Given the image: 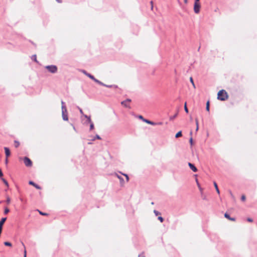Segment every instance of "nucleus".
I'll return each mask as SVG.
<instances>
[{
	"label": "nucleus",
	"mask_w": 257,
	"mask_h": 257,
	"mask_svg": "<svg viewBox=\"0 0 257 257\" xmlns=\"http://www.w3.org/2000/svg\"><path fill=\"white\" fill-rule=\"evenodd\" d=\"M22 244H23V245L24 246V248H25L24 244L23 243H22ZM26 253H27L26 249V248H25V249H24V257H26Z\"/></svg>",
	"instance_id": "nucleus-29"
},
{
	"label": "nucleus",
	"mask_w": 257,
	"mask_h": 257,
	"mask_svg": "<svg viewBox=\"0 0 257 257\" xmlns=\"http://www.w3.org/2000/svg\"><path fill=\"white\" fill-rule=\"evenodd\" d=\"M4 244L6 245V246H12V244L11 242H7V241H6L4 242Z\"/></svg>",
	"instance_id": "nucleus-20"
},
{
	"label": "nucleus",
	"mask_w": 257,
	"mask_h": 257,
	"mask_svg": "<svg viewBox=\"0 0 257 257\" xmlns=\"http://www.w3.org/2000/svg\"><path fill=\"white\" fill-rule=\"evenodd\" d=\"M83 72L86 75V74H88L85 71H83Z\"/></svg>",
	"instance_id": "nucleus-45"
},
{
	"label": "nucleus",
	"mask_w": 257,
	"mask_h": 257,
	"mask_svg": "<svg viewBox=\"0 0 257 257\" xmlns=\"http://www.w3.org/2000/svg\"><path fill=\"white\" fill-rule=\"evenodd\" d=\"M14 146L17 148H18L20 146V143L17 141H14Z\"/></svg>",
	"instance_id": "nucleus-16"
},
{
	"label": "nucleus",
	"mask_w": 257,
	"mask_h": 257,
	"mask_svg": "<svg viewBox=\"0 0 257 257\" xmlns=\"http://www.w3.org/2000/svg\"><path fill=\"white\" fill-rule=\"evenodd\" d=\"M6 220V217L2 218V219L0 221V226H3Z\"/></svg>",
	"instance_id": "nucleus-14"
},
{
	"label": "nucleus",
	"mask_w": 257,
	"mask_h": 257,
	"mask_svg": "<svg viewBox=\"0 0 257 257\" xmlns=\"http://www.w3.org/2000/svg\"><path fill=\"white\" fill-rule=\"evenodd\" d=\"M29 184L30 185H33V186H34L36 188L38 189H41V187L38 186V185L36 184L34 182H33V181H30L29 182Z\"/></svg>",
	"instance_id": "nucleus-10"
},
{
	"label": "nucleus",
	"mask_w": 257,
	"mask_h": 257,
	"mask_svg": "<svg viewBox=\"0 0 257 257\" xmlns=\"http://www.w3.org/2000/svg\"><path fill=\"white\" fill-rule=\"evenodd\" d=\"M158 124H162V122H159Z\"/></svg>",
	"instance_id": "nucleus-50"
},
{
	"label": "nucleus",
	"mask_w": 257,
	"mask_h": 257,
	"mask_svg": "<svg viewBox=\"0 0 257 257\" xmlns=\"http://www.w3.org/2000/svg\"><path fill=\"white\" fill-rule=\"evenodd\" d=\"M184 109H185V111L188 113V109L187 107V105H186V102L185 103V104H184Z\"/></svg>",
	"instance_id": "nucleus-24"
},
{
	"label": "nucleus",
	"mask_w": 257,
	"mask_h": 257,
	"mask_svg": "<svg viewBox=\"0 0 257 257\" xmlns=\"http://www.w3.org/2000/svg\"><path fill=\"white\" fill-rule=\"evenodd\" d=\"M158 219H159V220L161 222H162L163 221V220H164L163 218L162 217H161V216H159V217H158Z\"/></svg>",
	"instance_id": "nucleus-33"
},
{
	"label": "nucleus",
	"mask_w": 257,
	"mask_h": 257,
	"mask_svg": "<svg viewBox=\"0 0 257 257\" xmlns=\"http://www.w3.org/2000/svg\"><path fill=\"white\" fill-rule=\"evenodd\" d=\"M93 81H94L95 82H96L97 83L100 84V85H103V86H106L107 87H111V85H105L104 84V83H103L102 82L100 81L99 80L96 79V78H94V79H93Z\"/></svg>",
	"instance_id": "nucleus-7"
},
{
	"label": "nucleus",
	"mask_w": 257,
	"mask_h": 257,
	"mask_svg": "<svg viewBox=\"0 0 257 257\" xmlns=\"http://www.w3.org/2000/svg\"><path fill=\"white\" fill-rule=\"evenodd\" d=\"M95 139L101 140V138L98 135H96L95 137L93 139V140H95Z\"/></svg>",
	"instance_id": "nucleus-31"
},
{
	"label": "nucleus",
	"mask_w": 257,
	"mask_h": 257,
	"mask_svg": "<svg viewBox=\"0 0 257 257\" xmlns=\"http://www.w3.org/2000/svg\"><path fill=\"white\" fill-rule=\"evenodd\" d=\"M9 211H10V210L9 209V208H6L4 210V213L5 214H7L9 212Z\"/></svg>",
	"instance_id": "nucleus-23"
},
{
	"label": "nucleus",
	"mask_w": 257,
	"mask_h": 257,
	"mask_svg": "<svg viewBox=\"0 0 257 257\" xmlns=\"http://www.w3.org/2000/svg\"><path fill=\"white\" fill-rule=\"evenodd\" d=\"M39 213L40 214L42 215H47L48 214L46 213H43L40 211H39Z\"/></svg>",
	"instance_id": "nucleus-34"
},
{
	"label": "nucleus",
	"mask_w": 257,
	"mask_h": 257,
	"mask_svg": "<svg viewBox=\"0 0 257 257\" xmlns=\"http://www.w3.org/2000/svg\"><path fill=\"white\" fill-rule=\"evenodd\" d=\"M32 59L34 60L35 61L37 62V56L36 55H34L32 56Z\"/></svg>",
	"instance_id": "nucleus-26"
},
{
	"label": "nucleus",
	"mask_w": 257,
	"mask_h": 257,
	"mask_svg": "<svg viewBox=\"0 0 257 257\" xmlns=\"http://www.w3.org/2000/svg\"><path fill=\"white\" fill-rule=\"evenodd\" d=\"M195 1H196V2H200V0H195Z\"/></svg>",
	"instance_id": "nucleus-49"
},
{
	"label": "nucleus",
	"mask_w": 257,
	"mask_h": 257,
	"mask_svg": "<svg viewBox=\"0 0 257 257\" xmlns=\"http://www.w3.org/2000/svg\"><path fill=\"white\" fill-rule=\"evenodd\" d=\"M195 122H196V126H197L196 127V131H197L198 129V119L197 118L195 119Z\"/></svg>",
	"instance_id": "nucleus-27"
},
{
	"label": "nucleus",
	"mask_w": 257,
	"mask_h": 257,
	"mask_svg": "<svg viewBox=\"0 0 257 257\" xmlns=\"http://www.w3.org/2000/svg\"><path fill=\"white\" fill-rule=\"evenodd\" d=\"M209 105H210V102H209V101L208 100V101H207V102L206 103V109L207 111H209Z\"/></svg>",
	"instance_id": "nucleus-18"
},
{
	"label": "nucleus",
	"mask_w": 257,
	"mask_h": 257,
	"mask_svg": "<svg viewBox=\"0 0 257 257\" xmlns=\"http://www.w3.org/2000/svg\"><path fill=\"white\" fill-rule=\"evenodd\" d=\"M189 142H190V143L191 145H192V143H193V139H192V138H191L190 139Z\"/></svg>",
	"instance_id": "nucleus-39"
},
{
	"label": "nucleus",
	"mask_w": 257,
	"mask_h": 257,
	"mask_svg": "<svg viewBox=\"0 0 257 257\" xmlns=\"http://www.w3.org/2000/svg\"><path fill=\"white\" fill-rule=\"evenodd\" d=\"M80 113H81L82 114L84 115V114H83V111H82V110L81 109H80Z\"/></svg>",
	"instance_id": "nucleus-43"
},
{
	"label": "nucleus",
	"mask_w": 257,
	"mask_h": 257,
	"mask_svg": "<svg viewBox=\"0 0 257 257\" xmlns=\"http://www.w3.org/2000/svg\"><path fill=\"white\" fill-rule=\"evenodd\" d=\"M45 68L50 72L55 73L57 71V67L55 65H48L45 66Z\"/></svg>",
	"instance_id": "nucleus-2"
},
{
	"label": "nucleus",
	"mask_w": 257,
	"mask_h": 257,
	"mask_svg": "<svg viewBox=\"0 0 257 257\" xmlns=\"http://www.w3.org/2000/svg\"><path fill=\"white\" fill-rule=\"evenodd\" d=\"M200 2H196L195 1L194 5V11L195 13L198 14L200 12Z\"/></svg>",
	"instance_id": "nucleus-3"
},
{
	"label": "nucleus",
	"mask_w": 257,
	"mask_h": 257,
	"mask_svg": "<svg viewBox=\"0 0 257 257\" xmlns=\"http://www.w3.org/2000/svg\"><path fill=\"white\" fill-rule=\"evenodd\" d=\"M86 76H87L88 77H89L90 79H91L92 80L93 79H94V77L91 75L90 74H86Z\"/></svg>",
	"instance_id": "nucleus-21"
},
{
	"label": "nucleus",
	"mask_w": 257,
	"mask_h": 257,
	"mask_svg": "<svg viewBox=\"0 0 257 257\" xmlns=\"http://www.w3.org/2000/svg\"><path fill=\"white\" fill-rule=\"evenodd\" d=\"M154 212L156 214V215H158L160 214V213L159 212H158V211L155 210L154 211Z\"/></svg>",
	"instance_id": "nucleus-32"
},
{
	"label": "nucleus",
	"mask_w": 257,
	"mask_h": 257,
	"mask_svg": "<svg viewBox=\"0 0 257 257\" xmlns=\"http://www.w3.org/2000/svg\"><path fill=\"white\" fill-rule=\"evenodd\" d=\"M131 102V100L130 99H127L124 101H123L121 102V104L124 106L125 107L130 108V103Z\"/></svg>",
	"instance_id": "nucleus-5"
},
{
	"label": "nucleus",
	"mask_w": 257,
	"mask_h": 257,
	"mask_svg": "<svg viewBox=\"0 0 257 257\" xmlns=\"http://www.w3.org/2000/svg\"><path fill=\"white\" fill-rule=\"evenodd\" d=\"M184 3H185V4H187V2H188V1H187V0H184Z\"/></svg>",
	"instance_id": "nucleus-47"
},
{
	"label": "nucleus",
	"mask_w": 257,
	"mask_h": 257,
	"mask_svg": "<svg viewBox=\"0 0 257 257\" xmlns=\"http://www.w3.org/2000/svg\"><path fill=\"white\" fill-rule=\"evenodd\" d=\"M247 220L249 222H252V220L251 218H247Z\"/></svg>",
	"instance_id": "nucleus-41"
},
{
	"label": "nucleus",
	"mask_w": 257,
	"mask_h": 257,
	"mask_svg": "<svg viewBox=\"0 0 257 257\" xmlns=\"http://www.w3.org/2000/svg\"><path fill=\"white\" fill-rule=\"evenodd\" d=\"M4 150H5L6 157L8 158L11 155L10 151L9 149L7 147H5Z\"/></svg>",
	"instance_id": "nucleus-9"
},
{
	"label": "nucleus",
	"mask_w": 257,
	"mask_h": 257,
	"mask_svg": "<svg viewBox=\"0 0 257 257\" xmlns=\"http://www.w3.org/2000/svg\"><path fill=\"white\" fill-rule=\"evenodd\" d=\"M228 95L226 91L223 89L221 90L218 91L217 93V99L221 100L224 101L228 99Z\"/></svg>",
	"instance_id": "nucleus-1"
},
{
	"label": "nucleus",
	"mask_w": 257,
	"mask_h": 257,
	"mask_svg": "<svg viewBox=\"0 0 257 257\" xmlns=\"http://www.w3.org/2000/svg\"><path fill=\"white\" fill-rule=\"evenodd\" d=\"M229 220H231V221H235V219L234 218H232V217H230L229 219Z\"/></svg>",
	"instance_id": "nucleus-40"
},
{
	"label": "nucleus",
	"mask_w": 257,
	"mask_h": 257,
	"mask_svg": "<svg viewBox=\"0 0 257 257\" xmlns=\"http://www.w3.org/2000/svg\"><path fill=\"white\" fill-rule=\"evenodd\" d=\"M190 82H191V83H192V85H193V87H194V88H196V87H195V84H194V81H193V78H192V77H191L190 78Z\"/></svg>",
	"instance_id": "nucleus-19"
},
{
	"label": "nucleus",
	"mask_w": 257,
	"mask_h": 257,
	"mask_svg": "<svg viewBox=\"0 0 257 257\" xmlns=\"http://www.w3.org/2000/svg\"><path fill=\"white\" fill-rule=\"evenodd\" d=\"M182 136V132L181 131H179V132H178L176 134V136H175V137L176 138H178L179 137H180Z\"/></svg>",
	"instance_id": "nucleus-17"
},
{
	"label": "nucleus",
	"mask_w": 257,
	"mask_h": 257,
	"mask_svg": "<svg viewBox=\"0 0 257 257\" xmlns=\"http://www.w3.org/2000/svg\"><path fill=\"white\" fill-rule=\"evenodd\" d=\"M140 118H141V119H142L143 120L144 119L143 117L142 116H140Z\"/></svg>",
	"instance_id": "nucleus-48"
},
{
	"label": "nucleus",
	"mask_w": 257,
	"mask_h": 257,
	"mask_svg": "<svg viewBox=\"0 0 257 257\" xmlns=\"http://www.w3.org/2000/svg\"><path fill=\"white\" fill-rule=\"evenodd\" d=\"M84 116L87 118V122L90 123H91L92 122V120H91V117L90 116H87L86 115H84Z\"/></svg>",
	"instance_id": "nucleus-13"
},
{
	"label": "nucleus",
	"mask_w": 257,
	"mask_h": 257,
	"mask_svg": "<svg viewBox=\"0 0 257 257\" xmlns=\"http://www.w3.org/2000/svg\"><path fill=\"white\" fill-rule=\"evenodd\" d=\"M138 257H145V254L144 253H142L139 255Z\"/></svg>",
	"instance_id": "nucleus-35"
},
{
	"label": "nucleus",
	"mask_w": 257,
	"mask_h": 257,
	"mask_svg": "<svg viewBox=\"0 0 257 257\" xmlns=\"http://www.w3.org/2000/svg\"><path fill=\"white\" fill-rule=\"evenodd\" d=\"M62 117H63V119L64 120H68V116H67V114L65 113V112H66V108H65V106H62Z\"/></svg>",
	"instance_id": "nucleus-6"
},
{
	"label": "nucleus",
	"mask_w": 257,
	"mask_h": 257,
	"mask_svg": "<svg viewBox=\"0 0 257 257\" xmlns=\"http://www.w3.org/2000/svg\"><path fill=\"white\" fill-rule=\"evenodd\" d=\"M8 162V158H7L6 159V163L7 164Z\"/></svg>",
	"instance_id": "nucleus-46"
},
{
	"label": "nucleus",
	"mask_w": 257,
	"mask_h": 257,
	"mask_svg": "<svg viewBox=\"0 0 257 257\" xmlns=\"http://www.w3.org/2000/svg\"><path fill=\"white\" fill-rule=\"evenodd\" d=\"M3 226H0V234H1L2 231Z\"/></svg>",
	"instance_id": "nucleus-42"
},
{
	"label": "nucleus",
	"mask_w": 257,
	"mask_h": 257,
	"mask_svg": "<svg viewBox=\"0 0 257 257\" xmlns=\"http://www.w3.org/2000/svg\"><path fill=\"white\" fill-rule=\"evenodd\" d=\"M3 176V173L2 170L0 169V177L2 178Z\"/></svg>",
	"instance_id": "nucleus-38"
},
{
	"label": "nucleus",
	"mask_w": 257,
	"mask_h": 257,
	"mask_svg": "<svg viewBox=\"0 0 257 257\" xmlns=\"http://www.w3.org/2000/svg\"><path fill=\"white\" fill-rule=\"evenodd\" d=\"M94 124L93 122L90 123V130H92L94 129Z\"/></svg>",
	"instance_id": "nucleus-22"
},
{
	"label": "nucleus",
	"mask_w": 257,
	"mask_h": 257,
	"mask_svg": "<svg viewBox=\"0 0 257 257\" xmlns=\"http://www.w3.org/2000/svg\"><path fill=\"white\" fill-rule=\"evenodd\" d=\"M143 121H145V122H146L148 124H151V125H155L157 124L153 121H151L150 120H149L146 119H144Z\"/></svg>",
	"instance_id": "nucleus-11"
},
{
	"label": "nucleus",
	"mask_w": 257,
	"mask_h": 257,
	"mask_svg": "<svg viewBox=\"0 0 257 257\" xmlns=\"http://www.w3.org/2000/svg\"><path fill=\"white\" fill-rule=\"evenodd\" d=\"M188 165L190 167V168L194 172H196L197 171V168L193 165L192 164V163H188Z\"/></svg>",
	"instance_id": "nucleus-8"
},
{
	"label": "nucleus",
	"mask_w": 257,
	"mask_h": 257,
	"mask_svg": "<svg viewBox=\"0 0 257 257\" xmlns=\"http://www.w3.org/2000/svg\"><path fill=\"white\" fill-rule=\"evenodd\" d=\"M125 177H126V181L128 182L129 180V177L126 174H124Z\"/></svg>",
	"instance_id": "nucleus-36"
},
{
	"label": "nucleus",
	"mask_w": 257,
	"mask_h": 257,
	"mask_svg": "<svg viewBox=\"0 0 257 257\" xmlns=\"http://www.w3.org/2000/svg\"><path fill=\"white\" fill-rule=\"evenodd\" d=\"M241 199L242 201H244L246 199L245 196L244 195H242L241 196Z\"/></svg>",
	"instance_id": "nucleus-28"
},
{
	"label": "nucleus",
	"mask_w": 257,
	"mask_h": 257,
	"mask_svg": "<svg viewBox=\"0 0 257 257\" xmlns=\"http://www.w3.org/2000/svg\"><path fill=\"white\" fill-rule=\"evenodd\" d=\"M213 184H214V186L215 187V190H216L217 194H220V191H219V190L218 189V187L217 183L215 182H214Z\"/></svg>",
	"instance_id": "nucleus-12"
},
{
	"label": "nucleus",
	"mask_w": 257,
	"mask_h": 257,
	"mask_svg": "<svg viewBox=\"0 0 257 257\" xmlns=\"http://www.w3.org/2000/svg\"><path fill=\"white\" fill-rule=\"evenodd\" d=\"M196 181H197V180H196ZM197 184H198V185L199 186V184H198V183H197Z\"/></svg>",
	"instance_id": "nucleus-51"
},
{
	"label": "nucleus",
	"mask_w": 257,
	"mask_h": 257,
	"mask_svg": "<svg viewBox=\"0 0 257 257\" xmlns=\"http://www.w3.org/2000/svg\"><path fill=\"white\" fill-rule=\"evenodd\" d=\"M224 217H225L226 218L228 219H229V218H230V216L229 215V214H227V213H225L224 214Z\"/></svg>",
	"instance_id": "nucleus-25"
},
{
	"label": "nucleus",
	"mask_w": 257,
	"mask_h": 257,
	"mask_svg": "<svg viewBox=\"0 0 257 257\" xmlns=\"http://www.w3.org/2000/svg\"><path fill=\"white\" fill-rule=\"evenodd\" d=\"M150 3H151V10H153V1H151Z\"/></svg>",
	"instance_id": "nucleus-37"
},
{
	"label": "nucleus",
	"mask_w": 257,
	"mask_h": 257,
	"mask_svg": "<svg viewBox=\"0 0 257 257\" xmlns=\"http://www.w3.org/2000/svg\"><path fill=\"white\" fill-rule=\"evenodd\" d=\"M6 202L7 203V204H10V202H11V199H10V197H7V200H6Z\"/></svg>",
	"instance_id": "nucleus-30"
},
{
	"label": "nucleus",
	"mask_w": 257,
	"mask_h": 257,
	"mask_svg": "<svg viewBox=\"0 0 257 257\" xmlns=\"http://www.w3.org/2000/svg\"><path fill=\"white\" fill-rule=\"evenodd\" d=\"M1 180L4 183V184L7 186V187H9V184H8V182H7V181L6 179H5L4 178H3V177L1 178Z\"/></svg>",
	"instance_id": "nucleus-15"
},
{
	"label": "nucleus",
	"mask_w": 257,
	"mask_h": 257,
	"mask_svg": "<svg viewBox=\"0 0 257 257\" xmlns=\"http://www.w3.org/2000/svg\"><path fill=\"white\" fill-rule=\"evenodd\" d=\"M58 3H62V1L61 0H56Z\"/></svg>",
	"instance_id": "nucleus-44"
},
{
	"label": "nucleus",
	"mask_w": 257,
	"mask_h": 257,
	"mask_svg": "<svg viewBox=\"0 0 257 257\" xmlns=\"http://www.w3.org/2000/svg\"><path fill=\"white\" fill-rule=\"evenodd\" d=\"M23 161L25 165L27 167H31L32 165V162L31 160L28 157H25L23 158Z\"/></svg>",
	"instance_id": "nucleus-4"
}]
</instances>
